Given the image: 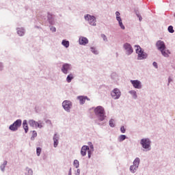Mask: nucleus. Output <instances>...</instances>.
<instances>
[{
  "instance_id": "1",
  "label": "nucleus",
  "mask_w": 175,
  "mask_h": 175,
  "mask_svg": "<svg viewBox=\"0 0 175 175\" xmlns=\"http://www.w3.org/2000/svg\"><path fill=\"white\" fill-rule=\"evenodd\" d=\"M94 113L96 114V116H97L98 120H100V121H103V120H105V109H103V107L99 106L97 107L95 109H94Z\"/></svg>"
},
{
  "instance_id": "2",
  "label": "nucleus",
  "mask_w": 175,
  "mask_h": 175,
  "mask_svg": "<svg viewBox=\"0 0 175 175\" xmlns=\"http://www.w3.org/2000/svg\"><path fill=\"white\" fill-rule=\"evenodd\" d=\"M135 51L137 54H138V59H144L147 58V54H146L143 51H142V48L140 46H135Z\"/></svg>"
},
{
  "instance_id": "3",
  "label": "nucleus",
  "mask_w": 175,
  "mask_h": 175,
  "mask_svg": "<svg viewBox=\"0 0 175 175\" xmlns=\"http://www.w3.org/2000/svg\"><path fill=\"white\" fill-rule=\"evenodd\" d=\"M21 124H23V121L21 119L16 120L10 126V131H17V129L21 126Z\"/></svg>"
},
{
  "instance_id": "4",
  "label": "nucleus",
  "mask_w": 175,
  "mask_h": 175,
  "mask_svg": "<svg viewBox=\"0 0 175 175\" xmlns=\"http://www.w3.org/2000/svg\"><path fill=\"white\" fill-rule=\"evenodd\" d=\"M85 20H86V21H88L90 25H96V18L94 16L87 14L85 16Z\"/></svg>"
},
{
  "instance_id": "5",
  "label": "nucleus",
  "mask_w": 175,
  "mask_h": 175,
  "mask_svg": "<svg viewBox=\"0 0 175 175\" xmlns=\"http://www.w3.org/2000/svg\"><path fill=\"white\" fill-rule=\"evenodd\" d=\"M141 144L143 148H145L146 150H150V144H151V142L148 139H142L141 140Z\"/></svg>"
},
{
  "instance_id": "6",
  "label": "nucleus",
  "mask_w": 175,
  "mask_h": 175,
  "mask_svg": "<svg viewBox=\"0 0 175 175\" xmlns=\"http://www.w3.org/2000/svg\"><path fill=\"white\" fill-rule=\"evenodd\" d=\"M29 124L32 126V128H36L38 129L39 128L40 129L43 127L42 125V123H39L33 120H29Z\"/></svg>"
},
{
  "instance_id": "7",
  "label": "nucleus",
  "mask_w": 175,
  "mask_h": 175,
  "mask_svg": "<svg viewBox=\"0 0 175 175\" xmlns=\"http://www.w3.org/2000/svg\"><path fill=\"white\" fill-rule=\"evenodd\" d=\"M111 95L113 99H118L121 96V92L116 88L111 92Z\"/></svg>"
},
{
  "instance_id": "8",
  "label": "nucleus",
  "mask_w": 175,
  "mask_h": 175,
  "mask_svg": "<svg viewBox=\"0 0 175 175\" xmlns=\"http://www.w3.org/2000/svg\"><path fill=\"white\" fill-rule=\"evenodd\" d=\"M62 106L66 111H69V110H70V107H72V102L69 100H64L62 103Z\"/></svg>"
},
{
  "instance_id": "9",
  "label": "nucleus",
  "mask_w": 175,
  "mask_h": 175,
  "mask_svg": "<svg viewBox=\"0 0 175 175\" xmlns=\"http://www.w3.org/2000/svg\"><path fill=\"white\" fill-rule=\"evenodd\" d=\"M131 84L134 87V88H137V90H140L142 88V82L139 80H131Z\"/></svg>"
},
{
  "instance_id": "10",
  "label": "nucleus",
  "mask_w": 175,
  "mask_h": 175,
  "mask_svg": "<svg viewBox=\"0 0 175 175\" xmlns=\"http://www.w3.org/2000/svg\"><path fill=\"white\" fill-rule=\"evenodd\" d=\"M156 46L158 50H159L160 51H162V50H165V49H166V46L165 45V42L163 41H157Z\"/></svg>"
},
{
  "instance_id": "11",
  "label": "nucleus",
  "mask_w": 175,
  "mask_h": 175,
  "mask_svg": "<svg viewBox=\"0 0 175 175\" xmlns=\"http://www.w3.org/2000/svg\"><path fill=\"white\" fill-rule=\"evenodd\" d=\"M70 70V64H64L62 68V72L64 73V75H68V70Z\"/></svg>"
},
{
  "instance_id": "12",
  "label": "nucleus",
  "mask_w": 175,
  "mask_h": 175,
  "mask_svg": "<svg viewBox=\"0 0 175 175\" xmlns=\"http://www.w3.org/2000/svg\"><path fill=\"white\" fill-rule=\"evenodd\" d=\"M124 49H125L128 53V54H132L133 53V49H132V46L130 44L126 43L124 44Z\"/></svg>"
},
{
  "instance_id": "13",
  "label": "nucleus",
  "mask_w": 175,
  "mask_h": 175,
  "mask_svg": "<svg viewBox=\"0 0 175 175\" xmlns=\"http://www.w3.org/2000/svg\"><path fill=\"white\" fill-rule=\"evenodd\" d=\"M77 99H79L80 104L81 105H84V103H85V100H90V99L88 98V97L87 96H79L77 97Z\"/></svg>"
},
{
  "instance_id": "14",
  "label": "nucleus",
  "mask_w": 175,
  "mask_h": 175,
  "mask_svg": "<svg viewBox=\"0 0 175 175\" xmlns=\"http://www.w3.org/2000/svg\"><path fill=\"white\" fill-rule=\"evenodd\" d=\"M90 150V148L87 146H83L81 150V154L83 157H85L87 155V151Z\"/></svg>"
},
{
  "instance_id": "15",
  "label": "nucleus",
  "mask_w": 175,
  "mask_h": 175,
  "mask_svg": "<svg viewBox=\"0 0 175 175\" xmlns=\"http://www.w3.org/2000/svg\"><path fill=\"white\" fill-rule=\"evenodd\" d=\"M140 163V159L136 158L133 161V165H131V170L135 167V169H137L139 167V164Z\"/></svg>"
},
{
  "instance_id": "16",
  "label": "nucleus",
  "mask_w": 175,
  "mask_h": 175,
  "mask_svg": "<svg viewBox=\"0 0 175 175\" xmlns=\"http://www.w3.org/2000/svg\"><path fill=\"white\" fill-rule=\"evenodd\" d=\"M88 39L85 37H81L79 38V44H83V46H85V44H88Z\"/></svg>"
},
{
  "instance_id": "17",
  "label": "nucleus",
  "mask_w": 175,
  "mask_h": 175,
  "mask_svg": "<svg viewBox=\"0 0 175 175\" xmlns=\"http://www.w3.org/2000/svg\"><path fill=\"white\" fill-rule=\"evenodd\" d=\"M161 53L163 57H169V54H170V51H169V50H166V49L161 51Z\"/></svg>"
},
{
  "instance_id": "18",
  "label": "nucleus",
  "mask_w": 175,
  "mask_h": 175,
  "mask_svg": "<svg viewBox=\"0 0 175 175\" xmlns=\"http://www.w3.org/2000/svg\"><path fill=\"white\" fill-rule=\"evenodd\" d=\"M23 129L25 130V132H28L29 129H28V123L27 120H23Z\"/></svg>"
},
{
  "instance_id": "19",
  "label": "nucleus",
  "mask_w": 175,
  "mask_h": 175,
  "mask_svg": "<svg viewBox=\"0 0 175 175\" xmlns=\"http://www.w3.org/2000/svg\"><path fill=\"white\" fill-rule=\"evenodd\" d=\"M53 142H54V147L55 148L58 146V136H57V134L54 135Z\"/></svg>"
},
{
  "instance_id": "20",
  "label": "nucleus",
  "mask_w": 175,
  "mask_h": 175,
  "mask_svg": "<svg viewBox=\"0 0 175 175\" xmlns=\"http://www.w3.org/2000/svg\"><path fill=\"white\" fill-rule=\"evenodd\" d=\"M18 34L19 36H24V29H20L18 28L17 30Z\"/></svg>"
},
{
  "instance_id": "21",
  "label": "nucleus",
  "mask_w": 175,
  "mask_h": 175,
  "mask_svg": "<svg viewBox=\"0 0 175 175\" xmlns=\"http://www.w3.org/2000/svg\"><path fill=\"white\" fill-rule=\"evenodd\" d=\"M72 79H73V75L70 74L69 75H68V77L66 78L67 83H70V81H72Z\"/></svg>"
},
{
  "instance_id": "22",
  "label": "nucleus",
  "mask_w": 175,
  "mask_h": 175,
  "mask_svg": "<svg viewBox=\"0 0 175 175\" xmlns=\"http://www.w3.org/2000/svg\"><path fill=\"white\" fill-rule=\"evenodd\" d=\"M118 23H119V25L120 27V28L122 29H125V26H124V24H122V19H119L118 20Z\"/></svg>"
},
{
  "instance_id": "23",
  "label": "nucleus",
  "mask_w": 175,
  "mask_h": 175,
  "mask_svg": "<svg viewBox=\"0 0 175 175\" xmlns=\"http://www.w3.org/2000/svg\"><path fill=\"white\" fill-rule=\"evenodd\" d=\"M62 44H63V46H64V47L68 48V47H69V41H66V40H64L62 41Z\"/></svg>"
},
{
  "instance_id": "24",
  "label": "nucleus",
  "mask_w": 175,
  "mask_h": 175,
  "mask_svg": "<svg viewBox=\"0 0 175 175\" xmlns=\"http://www.w3.org/2000/svg\"><path fill=\"white\" fill-rule=\"evenodd\" d=\"M130 94L133 96V97L136 99V98H137V95L136 94V91L135 90H131L129 92Z\"/></svg>"
},
{
  "instance_id": "25",
  "label": "nucleus",
  "mask_w": 175,
  "mask_h": 175,
  "mask_svg": "<svg viewBox=\"0 0 175 175\" xmlns=\"http://www.w3.org/2000/svg\"><path fill=\"white\" fill-rule=\"evenodd\" d=\"M73 165L75 167H79V166H80V163H79V161L77 160H75Z\"/></svg>"
},
{
  "instance_id": "26",
  "label": "nucleus",
  "mask_w": 175,
  "mask_h": 175,
  "mask_svg": "<svg viewBox=\"0 0 175 175\" xmlns=\"http://www.w3.org/2000/svg\"><path fill=\"white\" fill-rule=\"evenodd\" d=\"M109 125H110V126H111V128H114V126H115V124H114V120L111 119V120H109Z\"/></svg>"
},
{
  "instance_id": "27",
  "label": "nucleus",
  "mask_w": 175,
  "mask_h": 175,
  "mask_svg": "<svg viewBox=\"0 0 175 175\" xmlns=\"http://www.w3.org/2000/svg\"><path fill=\"white\" fill-rule=\"evenodd\" d=\"M168 31L170 33H173L174 32V29H173V26H169L168 27Z\"/></svg>"
},
{
  "instance_id": "28",
  "label": "nucleus",
  "mask_w": 175,
  "mask_h": 175,
  "mask_svg": "<svg viewBox=\"0 0 175 175\" xmlns=\"http://www.w3.org/2000/svg\"><path fill=\"white\" fill-rule=\"evenodd\" d=\"M40 152H42V149L40 148H37L36 149V154L38 157L40 155Z\"/></svg>"
},
{
  "instance_id": "29",
  "label": "nucleus",
  "mask_w": 175,
  "mask_h": 175,
  "mask_svg": "<svg viewBox=\"0 0 175 175\" xmlns=\"http://www.w3.org/2000/svg\"><path fill=\"white\" fill-rule=\"evenodd\" d=\"M116 20L117 21L121 20V16H120V13L118 12H116Z\"/></svg>"
},
{
  "instance_id": "30",
  "label": "nucleus",
  "mask_w": 175,
  "mask_h": 175,
  "mask_svg": "<svg viewBox=\"0 0 175 175\" xmlns=\"http://www.w3.org/2000/svg\"><path fill=\"white\" fill-rule=\"evenodd\" d=\"M48 20L49 21H51V20H53V15L50 13H48Z\"/></svg>"
},
{
  "instance_id": "31",
  "label": "nucleus",
  "mask_w": 175,
  "mask_h": 175,
  "mask_svg": "<svg viewBox=\"0 0 175 175\" xmlns=\"http://www.w3.org/2000/svg\"><path fill=\"white\" fill-rule=\"evenodd\" d=\"M91 51H92V53H94V54H98V51L94 47L91 48Z\"/></svg>"
},
{
  "instance_id": "32",
  "label": "nucleus",
  "mask_w": 175,
  "mask_h": 175,
  "mask_svg": "<svg viewBox=\"0 0 175 175\" xmlns=\"http://www.w3.org/2000/svg\"><path fill=\"white\" fill-rule=\"evenodd\" d=\"M101 38L105 40V42H107V37H106V35L101 34Z\"/></svg>"
},
{
  "instance_id": "33",
  "label": "nucleus",
  "mask_w": 175,
  "mask_h": 175,
  "mask_svg": "<svg viewBox=\"0 0 175 175\" xmlns=\"http://www.w3.org/2000/svg\"><path fill=\"white\" fill-rule=\"evenodd\" d=\"M88 144L90 146V150H92V151H94V145H92V142H89Z\"/></svg>"
},
{
  "instance_id": "34",
  "label": "nucleus",
  "mask_w": 175,
  "mask_h": 175,
  "mask_svg": "<svg viewBox=\"0 0 175 175\" xmlns=\"http://www.w3.org/2000/svg\"><path fill=\"white\" fill-rule=\"evenodd\" d=\"M136 169L137 168H135V167H133V169L131 170V167H130V170L132 173H135V170H136Z\"/></svg>"
},
{
  "instance_id": "35",
  "label": "nucleus",
  "mask_w": 175,
  "mask_h": 175,
  "mask_svg": "<svg viewBox=\"0 0 175 175\" xmlns=\"http://www.w3.org/2000/svg\"><path fill=\"white\" fill-rule=\"evenodd\" d=\"M126 137L125 136V135H120V140H124V139H126Z\"/></svg>"
},
{
  "instance_id": "36",
  "label": "nucleus",
  "mask_w": 175,
  "mask_h": 175,
  "mask_svg": "<svg viewBox=\"0 0 175 175\" xmlns=\"http://www.w3.org/2000/svg\"><path fill=\"white\" fill-rule=\"evenodd\" d=\"M51 31H52V32H55L57 31V29H55V27H51Z\"/></svg>"
},
{
  "instance_id": "37",
  "label": "nucleus",
  "mask_w": 175,
  "mask_h": 175,
  "mask_svg": "<svg viewBox=\"0 0 175 175\" xmlns=\"http://www.w3.org/2000/svg\"><path fill=\"white\" fill-rule=\"evenodd\" d=\"M120 131H121V132H125L126 130L125 129V126H122L121 128H120Z\"/></svg>"
},
{
  "instance_id": "38",
  "label": "nucleus",
  "mask_w": 175,
  "mask_h": 175,
  "mask_svg": "<svg viewBox=\"0 0 175 175\" xmlns=\"http://www.w3.org/2000/svg\"><path fill=\"white\" fill-rule=\"evenodd\" d=\"M153 66H154V68H158V64H157V62H153Z\"/></svg>"
},
{
  "instance_id": "39",
  "label": "nucleus",
  "mask_w": 175,
  "mask_h": 175,
  "mask_svg": "<svg viewBox=\"0 0 175 175\" xmlns=\"http://www.w3.org/2000/svg\"><path fill=\"white\" fill-rule=\"evenodd\" d=\"M88 158H91V151H88Z\"/></svg>"
},
{
  "instance_id": "40",
  "label": "nucleus",
  "mask_w": 175,
  "mask_h": 175,
  "mask_svg": "<svg viewBox=\"0 0 175 175\" xmlns=\"http://www.w3.org/2000/svg\"><path fill=\"white\" fill-rule=\"evenodd\" d=\"M76 174L77 175H80V170H77Z\"/></svg>"
},
{
  "instance_id": "41",
  "label": "nucleus",
  "mask_w": 175,
  "mask_h": 175,
  "mask_svg": "<svg viewBox=\"0 0 175 175\" xmlns=\"http://www.w3.org/2000/svg\"><path fill=\"white\" fill-rule=\"evenodd\" d=\"M36 136H38V134L36 133H35L33 135V137H36Z\"/></svg>"
},
{
  "instance_id": "42",
  "label": "nucleus",
  "mask_w": 175,
  "mask_h": 175,
  "mask_svg": "<svg viewBox=\"0 0 175 175\" xmlns=\"http://www.w3.org/2000/svg\"><path fill=\"white\" fill-rule=\"evenodd\" d=\"M68 175H72V168L70 169V172H69Z\"/></svg>"
}]
</instances>
